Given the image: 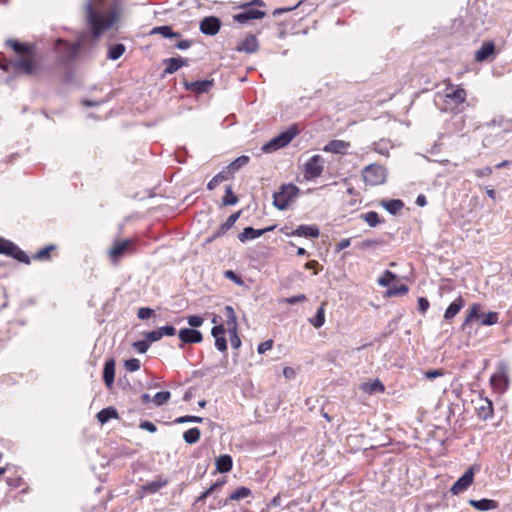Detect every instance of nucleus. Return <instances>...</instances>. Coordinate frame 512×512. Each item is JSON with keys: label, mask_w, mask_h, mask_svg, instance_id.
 <instances>
[{"label": "nucleus", "mask_w": 512, "mask_h": 512, "mask_svg": "<svg viewBox=\"0 0 512 512\" xmlns=\"http://www.w3.org/2000/svg\"><path fill=\"white\" fill-rule=\"evenodd\" d=\"M272 346H273V341L270 339V340L260 343L258 345L257 351L259 354H263L266 351L270 350L272 348Z\"/></svg>", "instance_id": "63"}, {"label": "nucleus", "mask_w": 512, "mask_h": 512, "mask_svg": "<svg viewBox=\"0 0 512 512\" xmlns=\"http://www.w3.org/2000/svg\"><path fill=\"white\" fill-rule=\"evenodd\" d=\"M392 144L389 140L381 139L372 144V150L380 155L388 156L390 149H392Z\"/></svg>", "instance_id": "29"}, {"label": "nucleus", "mask_w": 512, "mask_h": 512, "mask_svg": "<svg viewBox=\"0 0 512 512\" xmlns=\"http://www.w3.org/2000/svg\"><path fill=\"white\" fill-rule=\"evenodd\" d=\"M361 218L370 226V227H375L377 226L379 223H381V220L379 218V215L377 212L375 211H369L365 214H362L361 215Z\"/></svg>", "instance_id": "41"}, {"label": "nucleus", "mask_w": 512, "mask_h": 512, "mask_svg": "<svg viewBox=\"0 0 512 512\" xmlns=\"http://www.w3.org/2000/svg\"><path fill=\"white\" fill-rule=\"evenodd\" d=\"M362 177L366 184L381 185L386 181L387 171L382 165L374 163L364 167Z\"/></svg>", "instance_id": "4"}, {"label": "nucleus", "mask_w": 512, "mask_h": 512, "mask_svg": "<svg viewBox=\"0 0 512 512\" xmlns=\"http://www.w3.org/2000/svg\"><path fill=\"white\" fill-rule=\"evenodd\" d=\"M445 97L450 99L454 104L458 105L465 102L467 93L463 88L449 84L445 88Z\"/></svg>", "instance_id": "11"}, {"label": "nucleus", "mask_w": 512, "mask_h": 512, "mask_svg": "<svg viewBox=\"0 0 512 512\" xmlns=\"http://www.w3.org/2000/svg\"><path fill=\"white\" fill-rule=\"evenodd\" d=\"M7 44L17 54V58L11 61L14 72L16 74L32 75L37 69L33 47L12 39L8 40Z\"/></svg>", "instance_id": "2"}, {"label": "nucleus", "mask_w": 512, "mask_h": 512, "mask_svg": "<svg viewBox=\"0 0 512 512\" xmlns=\"http://www.w3.org/2000/svg\"><path fill=\"white\" fill-rule=\"evenodd\" d=\"M225 332H226V328L224 327V325L220 324V325H215L212 330H211V334L214 338L216 337H223L225 335Z\"/></svg>", "instance_id": "60"}, {"label": "nucleus", "mask_w": 512, "mask_h": 512, "mask_svg": "<svg viewBox=\"0 0 512 512\" xmlns=\"http://www.w3.org/2000/svg\"><path fill=\"white\" fill-rule=\"evenodd\" d=\"M167 485L166 480L158 479L151 482H148L147 484L143 485L142 489L143 491L153 494L156 493L161 488L165 487Z\"/></svg>", "instance_id": "36"}, {"label": "nucleus", "mask_w": 512, "mask_h": 512, "mask_svg": "<svg viewBox=\"0 0 512 512\" xmlns=\"http://www.w3.org/2000/svg\"><path fill=\"white\" fill-rule=\"evenodd\" d=\"M481 325L491 326L498 323L499 314L497 312H488L485 315H481Z\"/></svg>", "instance_id": "43"}, {"label": "nucleus", "mask_w": 512, "mask_h": 512, "mask_svg": "<svg viewBox=\"0 0 512 512\" xmlns=\"http://www.w3.org/2000/svg\"><path fill=\"white\" fill-rule=\"evenodd\" d=\"M164 63L166 64V67L164 70L165 74H173L177 70H179L181 67L188 65L187 59H184L182 57L169 58V59L164 60Z\"/></svg>", "instance_id": "19"}, {"label": "nucleus", "mask_w": 512, "mask_h": 512, "mask_svg": "<svg viewBox=\"0 0 512 512\" xmlns=\"http://www.w3.org/2000/svg\"><path fill=\"white\" fill-rule=\"evenodd\" d=\"M490 381L495 390L504 392L507 389L509 383L505 368L503 367L499 373L493 375Z\"/></svg>", "instance_id": "16"}, {"label": "nucleus", "mask_w": 512, "mask_h": 512, "mask_svg": "<svg viewBox=\"0 0 512 512\" xmlns=\"http://www.w3.org/2000/svg\"><path fill=\"white\" fill-rule=\"evenodd\" d=\"M495 51V45L493 42H485L482 44L479 50L475 53V60L483 62L487 60Z\"/></svg>", "instance_id": "22"}, {"label": "nucleus", "mask_w": 512, "mask_h": 512, "mask_svg": "<svg viewBox=\"0 0 512 512\" xmlns=\"http://www.w3.org/2000/svg\"><path fill=\"white\" fill-rule=\"evenodd\" d=\"M306 300V296L304 294H299L296 296L288 297L283 300V302L287 304H296L299 302H304Z\"/></svg>", "instance_id": "61"}, {"label": "nucleus", "mask_w": 512, "mask_h": 512, "mask_svg": "<svg viewBox=\"0 0 512 512\" xmlns=\"http://www.w3.org/2000/svg\"><path fill=\"white\" fill-rule=\"evenodd\" d=\"M220 27H221V22L217 17H213V16L205 17L200 22V31L206 35L213 36V35L217 34Z\"/></svg>", "instance_id": "13"}, {"label": "nucleus", "mask_w": 512, "mask_h": 512, "mask_svg": "<svg viewBox=\"0 0 512 512\" xmlns=\"http://www.w3.org/2000/svg\"><path fill=\"white\" fill-rule=\"evenodd\" d=\"M362 391L373 394L377 392H384L385 387L379 380H375L373 382H366L361 385Z\"/></svg>", "instance_id": "32"}, {"label": "nucleus", "mask_w": 512, "mask_h": 512, "mask_svg": "<svg viewBox=\"0 0 512 512\" xmlns=\"http://www.w3.org/2000/svg\"><path fill=\"white\" fill-rule=\"evenodd\" d=\"M226 327L229 334H235L238 329L237 317L232 306L225 307Z\"/></svg>", "instance_id": "24"}, {"label": "nucleus", "mask_w": 512, "mask_h": 512, "mask_svg": "<svg viewBox=\"0 0 512 512\" xmlns=\"http://www.w3.org/2000/svg\"><path fill=\"white\" fill-rule=\"evenodd\" d=\"M162 338L161 332L159 329L150 331L146 334V339L149 342H156Z\"/></svg>", "instance_id": "62"}, {"label": "nucleus", "mask_w": 512, "mask_h": 512, "mask_svg": "<svg viewBox=\"0 0 512 512\" xmlns=\"http://www.w3.org/2000/svg\"><path fill=\"white\" fill-rule=\"evenodd\" d=\"M323 159L320 155H313L305 164V179L311 180L319 177L323 172Z\"/></svg>", "instance_id": "7"}, {"label": "nucleus", "mask_w": 512, "mask_h": 512, "mask_svg": "<svg viewBox=\"0 0 512 512\" xmlns=\"http://www.w3.org/2000/svg\"><path fill=\"white\" fill-rule=\"evenodd\" d=\"M126 48L123 44H115L109 47L108 58L111 60L119 59L125 52Z\"/></svg>", "instance_id": "40"}, {"label": "nucleus", "mask_w": 512, "mask_h": 512, "mask_svg": "<svg viewBox=\"0 0 512 512\" xmlns=\"http://www.w3.org/2000/svg\"><path fill=\"white\" fill-rule=\"evenodd\" d=\"M17 247L13 242L0 237V254L12 257Z\"/></svg>", "instance_id": "35"}, {"label": "nucleus", "mask_w": 512, "mask_h": 512, "mask_svg": "<svg viewBox=\"0 0 512 512\" xmlns=\"http://www.w3.org/2000/svg\"><path fill=\"white\" fill-rule=\"evenodd\" d=\"M12 257L15 258L16 260H18L19 262H22L25 264L30 263L29 256L23 250H21L19 247H17V249H16L15 253L12 255Z\"/></svg>", "instance_id": "51"}, {"label": "nucleus", "mask_w": 512, "mask_h": 512, "mask_svg": "<svg viewBox=\"0 0 512 512\" xmlns=\"http://www.w3.org/2000/svg\"><path fill=\"white\" fill-rule=\"evenodd\" d=\"M132 242L129 239L114 242L110 248L108 255L113 264H118L119 259L130 248Z\"/></svg>", "instance_id": "9"}, {"label": "nucleus", "mask_w": 512, "mask_h": 512, "mask_svg": "<svg viewBox=\"0 0 512 512\" xmlns=\"http://www.w3.org/2000/svg\"><path fill=\"white\" fill-rule=\"evenodd\" d=\"M56 248L55 245H48L42 249H40L33 258L35 260L43 261L50 259V252L53 251Z\"/></svg>", "instance_id": "45"}, {"label": "nucleus", "mask_w": 512, "mask_h": 512, "mask_svg": "<svg viewBox=\"0 0 512 512\" xmlns=\"http://www.w3.org/2000/svg\"><path fill=\"white\" fill-rule=\"evenodd\" d=\"M473 468H469L451 487V492L457 495L465 491L473 482Z\"/></svg>", "instance_id": "10"}, {"label": "nucleus", "mask_w": 512, "mask_h": 512, "mask_svg": "<svg viewBox=\"0 0 512 512\" xmlns=\"http://www.w3.org/2000/svg\"><path fill=\"white\" fill-rule=\"evenodd\" d=\"M154 313V310L151 308L143 307L138 310L137 316L142 319L146 320L150 318Z\"/></svg>", "instance_id": "57"}, {"label": "nucleus", "mask_w": 512, "mask_h": 512, "mask_svg": "<svg viewBox=\"0 0 512 512\" xmlns=\"http://www.w3.org/2000/svg\"><path fill=\"white\" fill-rule=\"evenodd\" d=\"M85 13L95 40H97L104 31L112 27L117 19V14L114 10L109 13L103 12L101 0H95V2L92 0L87 1Z\"/></svg>", "instance_id": "1"}, {"label": "nucleus", "mask_w": 512, "mask_h": 512, "mask_svg": "<svg viewBox=\"0 0 512 512\" xmlns=\"http://www.w3.org/2000/svg\"><path fill=\"white\" fill-rule=\"evenodd\" d=\"M133 347L138 353H145L149 349V343L146 340H140L133 343Z\"/></svg>", "instance_id": "56"}, {"label": "nucleus", "mask_w": 512, "mask_h": 512, "mask_svg": "<svg viewBox=\"0 0 512 512\" xmlns=\"http://www.w3.org/2000/svg\"><path fill=\"white\" fill-rule=\"evenodd\" d=\"M258 40L256 36H247L237 47L238 51H244L246 53H253L258 50Z\"/></svg>", "instance_id": "21"}, {"label": "nucleus", "mask_w": 512, "mask_h": 512, "mask_svg": "<svg viewBox=\"0 0 512 512\" xmlns=\"http://www.w3.org/2000/svg\"><path fill=\"white\" fill-rule=\"evenodd\" d=\"M125 368L129 372H134L140 369V361L136 358H132L125 361Z\"/></svg>", "instance_id": "52"}, {"label": "nucleus", "mask_w": 512, "mask_h": 512, "mask_svg": "<svg viewBox=\"0 0 512 512\" xmlns=\"http://www.w3.org/2000/svg\"><path fill=\"white\" fill-rule=\"evenodd\" d=\"M349 147V142L343 140H332L324 146L323 150L334 154H344Z\"/></svg>", "instance_id": "17"}, {"label": "nucleus", "mask_w": 512, "mask_h": 512, "mask_svg": "<svg viewBox=\"0 0 512 512\" xmlns=\"http://www.w3.org/2000/svg\"><path fill=\"white\" fill-rule=\"evenodd\" d=\"M215 346L219 351L225 352L227 350V341H226L225 336L216 337L215 338Z\"/></svg>", "instance_id": "59"}, {"label": "nucleus", "mask_w": 512, "mask_h": 512, "mask_svg": "<svg viewBox=\"0 0 512 512\" xmlns=\"http://www.w3.org/2000/svg\"><path fill=\"white\" fill-rule=\"evenodd\" d=\"M116 418H118V413H117L116 409L113 407L104 408L97 414V419L101 423H106L110 419H116Z\"/></svg>", "instance_id": "33"}, {"label": "nucleus", "mask_w": 512, "mask_h": 512, "mask_svg": "<svg viewBox=\"0 0 512 512\" xmlns=\"http://www.w3.org/2000/svg\"><path fill=\"white\" fill-rule=\"evenodd\" d=\"M222 482H215L212 484L207 490H205L200 496L197 497L195 503L204 501L208 496H210L218 487L222 486Z\"/></svg>", "instance_id": "49"}, {"label": "nucleus", "mask_w": 512, "mask_h": 512, "mask_svg": "<svg viewBox=\"0 0 512 512\" xmlns=\"http://www.w3.org/2000/svg\"><path fill=\"white\" fill-rule=\"evenodd\" d=\"M481 308H482L481 304H479V303L472 304L468 311V314L465 317L463 326L469 324L470 322H472L475 319H480L481 318V315H480Z\"/></svg>", "instance_id": "34"}, {"label": "nucleus", "mask_w": 512, "mask_h": 512, "mask_svg": "<svg viewBox=\"0 0 512 512\" xmlns=\"http://www.w3.org/2000/svg\"><path fill=\"white\" fill-rule=\"evenodd\" d=\"M200 436H201V432H200V429L197 427L190 428L187 431H185L183 434V438H184L185 442L188 444L197 443L200 439Z\"/></svg>", "instance_id": "37"}, {"label": "nucleus", "mask_w": 512, "mask_h": 512, "mask_svg": "<svg viewBox=\"0 0 512 512\" xmlns=\"http://www.w3.org/2000/svg\"><path fill=\"white\" fill-rule=\"evenodd\" d=\"M243 11L233 16L234 20L238 23L244 24L250 20L261 19L265 16V12L251 7V4L242 6Z\"/></svg>", "instance_id": "8"}, {"label": "nucleus", "mask_w": 512, "mask_h": 512, "mask_svg": "<svg viewBox=\"0 0 512 512\" xmlns=\"http://www.w3.org/2000/svg\"><path fill=\"white\" fill-rule=\"evenodd\" d=\"M275 229V225L266 227L264 229H254L252 227H246L244 230L238 235V239L241 242H246L248 240L256 239L262 235H264L266 232L272 231Z\"/></svg>", "instance_id": "14"}, {"label": "nucleus", "mask_w": 512, "mask_h": 512, "mask_svg": "<svg viewBox=\"0 0 512 512\" xmlns=\"http://www.w3.org/2000/svg\"><path fill=\"white\" fill-rule=\"evenodd\" d=\"M238 202L237 196L233 193L230 186L226 187V195L223 198L224 205H235Z\"/></svg>", "instance_id": "48"}, {"label": "nucleus", "mask_w": 512, "mask_h": 512, "mask_svg": "<svg viewBox=\"0 0 512 512\" xmlns=\"http://www.w3.org/2000/svg\"><path fill=\"white\" fill-rule=\"evenodd\" d=\"M171 397V394L169 391H161L157 392L152 401L155 403L156 406H161L164 403H166Z\"/></svg>", "instance_id": "47"}, {"label": "nucleus", "mask_w": 512, "mask_h": 512, "mask_svg": "<svg viewBox=\"0 0 512 512\" xmlns=\"http://www.w3.org/2000/svg\"><path fill=\"white\" fill-rule=\"evenodd\" d=\"M211 86H212V82L209 80L195 81V82L185 84V87L187 90H190V91L196 92V93L208 92V90L211 88Z\"/></svg>", "instance_id": "27"}, {"label": "nucleus", "mask_w": 512, "mask_h": 512, "mask_svg": "<svg viewBox=\"0 0 512 512\" xmlns=\"http://www.w3.org/2000/svg\"><path fill=\"white\" fill-rule=\"evenodd\" d=\"M396 278V275L389 270H386L383 275L378 279V284L382 287L389 286Z\"/></svg>", "instance_id": "46"}, {"label": "nucleus", "mask_w": 512, "mask_h": 512, "mask_svg": "<svg viewBox=\"0 0 512 512\" xmlns=\"http://www.w3.org/2000/svg\"><path fill=\"white\" fill-rule=\"evenodd\" d=\"M241 215V211H237L233 214H231L227 220L219 227L217 232L213 235V238L221 237L223 236L228 230H230L236 221L239 219Z\"/></svg>", "instance_id": "23"}, {"label": "nucleus", "mask_w": 512, "mask_h": 512, "mask_svg": "<svg viewBox=\"0 0 512 512\" xmlns=\"http://www.w3.org/2000/svg\"><path fill=\"white\" fill-rule=\"evenodd\" d=\"M469 504L480 511L495 510L498 508V502L491 499L469 500Z\"/></svg>", "instance_id": "25"}, {"label": "nucleus", "mask_w": 512, "mask_h": 512, "mask_svg": "<svg viewBox=\"0 0 512 512\" xmlns=\"http://www.w3.org/2000/svg\"><path fill=\"white\" fill-rule=\"evenodd\" d=\"M295 136L296 131L293 129L282 132L278 136L265 143L262 147V151L265 153H271L280 148H283L288 145Z\"/></svg>", "instance_id": "6"}, {"label": "nucleus", "mask_w": 512, "mask_h": 512, "mask_svg": "<svg viewBox=\"0 0 512 512\" xmlns=\"http://www.w3.org/2000/svg\"><path fill=\"white\" fill-rule=\"evenodd\" d=\"M248 162H249V157L245 156V155H242V156H239L238 158H236L233 162H231L228 165L227 169L229 171H231V172H236L241 167H243L246 164H248Z\"/></svg>", "instance_id": "42"}, {"label": "nucleus", "mask_w": 512, "mask_h": 512, "mask_svg": "<svg viewBox=\"0 0 512 512\" xmlns=\"http://www.w3.org/2000/svg\"><path fill=\"white\" fill-rule=\"evenodd\" d=\"M380 244L378 240L375 239H366L363 240L361 243H359L358 248L359 249H369V248H375Z\"/></svg>", "instance_id": "55"}, {"label": "nucleus", "mask_w": 512, "mask_h": 512, "mask_svg": "<svg viewBox=\"0 0 512 512\" xmlns=\"http://www.w3.org/2000/svg\"><path fill=\"white\" fill-rule=\"evenodd\" d=\"M227 174L225 171H222L215 175L207 184L208 190H214L220 183L227 180Z\"/></svg>", "instance_id": "44"}, {"label": "nucleus", "mask_w": 512, "mask_h": 512, "mask_svg": "<svg viewBox=\"0 0 512 512\" xmlns=\"http://www.w3.org/2000/svg\"><path fill=\"white\" fill-rule=\"evenodd\" d=\"M232 458L229 455H221L216 459V469L220 473L229 472L232 469Z\"/></svg>", "instance_id": "28"}, {"label": "nucleus", "mask_w": 512, "mask_h": 512, "mask_svg": "<svg viewBox=\"0 0 512 512\" xmlns=\"http://www.w3.org/2000/svg\"><path fill=\"white\" fill-rule=\"evenodd\" d=\"M83 42V37H80L78 41L73 44L58 39L55 44V49L60 55L61 61L67 62L74 59L78 55Z\"/></svg>", "instance_id": "5"}, {"label": "nucleus", "mask_w": 512, "mask_h": 512, "mask_svg": "<svg viewBox=\"0 0 512 512\" xmlns=\"http://www.w3.org/2000/svg\"><path fill=\"white\" fill-rule=\"evenodd\" d=\"M115 377V361L113 359H109L105 362L104 370H103V380L105 385L108 388H111L114 383Z\"/></svg>", "instance_id": "20"}, {"label": "nucleus", "mask_w": 512, "mask_h": 512, "mask_svg": "<svg viewBox=\"0 0 512 512\" xmlns=\"http://www.w3.org/2000/svg\"><path fill=\"white\" fill-rule=\"evenodd\" d=\"M319 233V229L315 225H300L292 232H286L285 234L287 236L317 238Z\"/></svg>", "instance_id": "15"}, {"label": "nucleus", "mask_w": 512, "mask_h": 512, "mask_svg": "<svg viewBox=\"0 0 512 512\" xmlns=\"http://www.w3.org/2000/svg\"><path fill=\"white\" fill-rule=\"evenodd\" d=\"M464 306V300L461 296L457 297L446 309L444 318L446 320L453 319Z\"/></svg>", "instance_id": "26"}, {"label": "nucleus", "mask_w": 512, "mask_h": 512, "mask_svg": "<svg viewBox=\"0 0 512 512\" xmlns=\"http://www.w3.org/2000/svg\"><path fill=\"white\" fill-rule=\"evenodd\" d=\"M224 276H225L227 279H229V280L233 281V282H234L235 284H237L238 286H242V285L244 284V282H243L242 278H241L239 275H237V274H236L234 271H232V270H227V271H225V272H224Z\"/></svg>", "instance_id": "53"}, {"label": "nucleus", "mask_w": 512, "mask_h": 512, "mask_svg": "<svg viewBox=\"0 0 512 512\" xmlns=\"http://www.w3.org/2000/svg\"><path fill=\"white\" fill-rule=\"evenodd\" d=\"M383 206L389 213L396 214L403 208L404 203L399 199H391L384 201Z\"/></svg>", "instance_id": "38"}, {"label": "nucleus", "mask_w": 512, "mask_h": 512, "mask_svg": "<svg viewBox=\"0 0 512 512\" xmlns=\"http://www.w3.org/2000/svg\"><path fill=\"white\" fill-rule=\"evenodd\" d=\"M408 292V286L405 285V284H401L400 286L398 287H393V288H390L387 293L388 295L390 296H394V295H404Z\"/></svg>", "instance_id": "54"}, {"label": "nucleus", "mask_w": 512, "mask_h": 512, "mask_svg": "<svg viewBox=\"0 0 512 512\" xmlns=\"http://www.w3.org/2000/svg\"><path fill=\"white\" fill-rule=\"evenodd\" d=\"M187 322L190 327L197 328L202 326L204 323V318L198 315H190L187 317Z\"/></svg>", "instance_id": "50"}, {"label": "nucleus", "mask_w": 512, "mask_h": 512, "mask_svg": "<svg viewBox=\"0 0 512 512\" xmlns=\"http://www.w3.org/2000/svg\"><path fill=\"white\" fill-rule=\"evenodd\" d=\"M203 419L198 416H182L175 420L176 423L195 422L200 423Z\"/></svg>", "instance_id": "58"}, {"label": "nucleus", "mask_w": 512, "mask_h": 512, "mask_svg": "<svg viewBox=\"0 0 512 512\" xmlns=\"http://www.w3.org/2000/svg\"><path fill=\"white\" fill-rule=\"evenodd\" d=\"M325 305V302L322 303L321 306L318 308L315 316L309 319L310 324L313 325L315 328H320L325 323Z\"/></svg>", "instance_id": "30"}, {"label": "nucleus", "mask_w": 512, "mask_h": 512, "mask_svg": "<svg viewBox=\"0 0 512 512\" xmlns=\"http://www.w3.org/2000/svg\"><path fill=\"white\" fill-rule=\"evenodd\" d=\"M477 416L482 420H487L493 415V404L489 399H481L476 407Z\"/></svg>", "instance_id": "18"}, {"label": "nucleus", "mask_w": 512, "mask_h": 512, "mask_svg": "<svg viewBox=\"0 0 512 512\" xmlns=\"http://www.w3.org/2000/svg\"><path fill=\"white\" fill-rule=\"evenodd\" d=\"M161 332V336H174L176 334V329L173 326H163L159 328Z\"/></svg>", "instance_id": "64"}, {"label": "nucleus", "mask_w": 512, "mask_h": 512, "mask_svg": "<svg viewBox=\"0 0 512 512\" xmlns=\"http://www.w3.org/2000/svg\"><path fill=\"white\" fill-rule=\"evenodd\" d=\"M178 337L182 344L200 343L203 340V335L200 331L191 328H183L178 332Z\"/></svg>", "instance_id": "12"}, {"label": "nucleus", "mask_w": 512, "mask_h": 512, "mask_svg": "<svg viewBox=\"0 0 512 512\" xmlns=\"http://www.w3.org/2000/svg\"><path fill=\"white\" fill-rule=\"evenodd\" d=\"M299 188L294 184L283 185L280 191L273 195V204L279 210H285L297 196Z\"/></svg>", "instance_id": "3"}, {"label": "nucleus", "mask_w": 512, "mask_h": 512, "mask_svg": "<svg viewBox=\"0 0 512 512\" xmlns=\"http://www.w3.org/2000/svg\"><path fill=\"white\" fill-rule=\"evenodd\" d=\"M151 34H159V35L163 36L164 38H172V37L179 38L181 36L180 33L174 32L172 30V28L167 25L154 27L151 30Z\"/></svg>", "instance_id": "31"}, {"label": "nucleus", "mask_w": 512, "mask_h": 512, "mask_svg": "<svg viewBox=\"0 0 512 512\" xmlns=\"http://www.w3.org/2000/svg\"><path fill=\"white\" fill-rule=\"evenodd\" d=\"M251 495V490L247 487L241 486L238 487L228 498V500L239 501L244 498H247Z\"/></svg>", "instance_id": "39"}]
</instances>
